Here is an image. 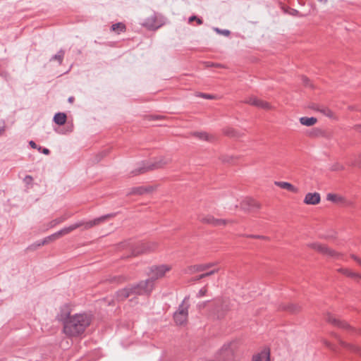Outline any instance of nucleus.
I'll return each mask as SVG.
<instances>
[{
  "instance_id": "nucleus-12",
  "label": "nucleus",
  "mask_w": 361,
  "mask_h": 361,
  "mask_svg": "<svg viewBox=\"0 0 361 361\" xmlns=\"http://www.w3.org/2000/svg\"><path fill=\"white\" fill-rule=\"evenodd\" d=\"M326 200L333 203L339 205H347L348 204V200L338 194L328 193L326 195Z\"/></svg>"
},
{
  "instance_id": "nucleus-5",
  "label": "nucleus",
  "mask_w": 361,
  "mask_h": 361,
  "mask_svg": "<svg viewBox=\"0 0 361 361\" xmlns=\"http://www.w3.org/2000/svg\"><path fill=\"white\" fill-rule=\"evenodd\" d=\"M121 247H128L130 250V256H137L140 254L154 250L157 244L155 243H141L136 247L133 246L130 242L122 243Z\"/></svg>"
},
{
  "instance_id": "nucleus-3",
  "label": "nucleus",
  "mask_w": 361,
  "mask_h": 361,
  "mask_svg": "<svg viewBox=\"0 0 361 361\" xmlns=\"http://www.w3.org/2000/svg\"><path fill=\"white\" fill-rule=\"evenodd\" d=\"M114 216V214H108L106 215H103L102 216L95 218L92 220L85 221H79L73 224H71L67 227H64L62 229L58 231L57 232L54 233L55 236L56 238H59V237L66 235L73 231L80 228L83 227V230H88L94 226H98L101 224L102 223L104 222L106 219L113 217Z\"/></svg>"
},
{
  "instance_id": "nucleus-40",
  "label": "nucleus",
  "mask_w": 361,
  "mask_h": 361,
  "mask_svg": "<svg viewBox=\"0 0 361 361\" xmlns=\"http://www.w3.org/2000/svg\"><path fill=\"white\" fill-rule=\"evenodd\" d=\"M29 145L30 146L33 148V149H37L38 151H40L41 149H42V147H37V145H36V143L33 141V140H30L29 142Z\"/></svg>"
},
{
  "instance_id": "nucleus-51",
  "label": "nucleus",
  "mask_w": 361,
  "mask_h": 361,
  "mask_svg": "<svg viewBox=\"0 0 361 361\" xmlns=\"http://www.w3.org/2000/svg\"><path fill=\"white\" fill-rule=\"evenodd\" d=\"M73 101H74V97H70L68 98V102H73Z\"/></svg>"
},
{
  "instance_id": "nucleus-41",
  "label": "nucleus",
  "mask_w": 361,
  "mask_h": 361,
  "mask_svg": "<svg viewBox=\"0 0 361 361\" xmlns=\"http://www.w3.org/2000/svg\"><path fill=\"white\" fill-rule=\"evenodd\" d=\"M151 23H161V20H159L157 19V16L154 14L151 17Z\"/></svg>"
},
{
  "instance_id": "nucleus-13",
  "label": "nucleus",
  "mask_w": 361,
  "mask_h": 361,
  "mask_svg": "<svg viewBox=\"0 0 361 361\" xmlns=\"http://www.w3.org/2000/svg\"><path fill=\"white\" fill-rule=\"evenodd\" d=\"M321 200L320 195L318 192H308L305 195L304 202L306 204L315 205L319 203Z\"/></svg>"
},
{
  "instance_id": "nucleus-15",
  "label": "nucleus",
  "mask_w": 361,
  "mask_h": 361,
  "mask_svg": "<svg viewBox=\"0 0 361 361\" xmlns=\"http://www.w3.org/2000/svg\"><path fill=\"white\" fill-rule=\"evenodd\" d=\"M240 207L244 210H254L259 208V204L255 200L247 197L240 203Z\"/></svg>"
},
{
  "instance_id": "nucleus-37",
  "label": "nucleus",
  "mask_w": 361,
  "mask_h": 361,
  "mask_svg": "<svg viewBox=\"0 0 361 361\" xmlns=\"http://www.w3.org/2000/svg\"><path fill=\"white\" fill-rule=\"evenodd\" d=\"M206 293H207V288L205 287H204L199 290L197 296V298H202L206 295Z\"/></svg>"
},
{
  "instance_id": "nucleus-2",
  "label": "nucleus",
  "mask_w": 361,
  "mask_h": 361,
  "mask_svg": "<svg viewBox=\"0 0 361 361\" xmlns=\"http://www.w3.org/2000/svg\"><path fill=\"white\" fill-rule=\"evenodd\" d=\"M150 280L140 281L135 285H130L118 290L116 297L118 300H123L133 295L149 294L152 292Z\"/></svg>"
},
{
  "instance_id": "nucleus-10",
  "label": "nucleus",
  "mask_w": 361,
  "mask_h": 361,
  "mask_svg": "<svg viewBox=\"0 0 361 361\" xmlns=\"http://www.w3.org/2000/svg\"><path fill=\"white\" fill-rule=\"evenodd\" d=\"M309 247L315 250H317L318 252L322 254H324L330 257H338L339 255V254L335 252L334 250L330 249L329 247L325 246L324 245H322L317 243H311L309 245Z\"/></svg>"
},
{
  "instance_id": "nucleus-8",
  "label": "nucleus",
  "mask_w": 361,
  "mask_h": 361,
  "mask_svg": "<svg viewBox=\"0 0 361 361\" xmlns=\"http://www.w3.org/2000/svg\"><path fill=\"white\" fill-rule=\"evenodd\" d=\"M171 269V267L167 264H161L158 266H152L149 269L151 277L147 280H150V286L153 289L154 281L164 276L165 274Z\"/></svg>"
},
{
  "instance_id": "nucleus-45",
  "label": "nucleus",
  "mask_w": 361,
  "mask_h": 361,
  "mask_svg": "<svg viewBox=\"0 0 361 361\" xmlns=\"http://www.w3.org/2000/svg\"><path fill=\"white\" fill-rule=\"evenodd\" d=\"M352 165L361 167V161H354L352 163Z\"/></svg>"
},
{
  "instance_id": "nucleus-16",
  "label": "nucleus",
  "mask_w": 361,
  "mask_h": 361,
  "mask_svg": "<svg viewBox=\"0 0 361 361\" xmlns=\"http://www.w3.org/2000/svg\"><path fill=\"white\" fill-rule=\"evenodd\" d=\"M252 361H270V350L269 348H264L259 353L254 355Z\"/></svg>"
},
{
  "instance_id": "nucleus-53",
  "label": "nucleus",
  "mask_w": 361,
  "mask_h": 361,
  "mask_svg": "<svg viewBox=\"0 0 361 361\" xmlns=\"http://www.w3.org/2000/svg\"><path fill=\"white\" fill-rule=\"evenodd\" d=\"M298 11L296 10H293V12L291 13V14L294 15L295 13H297Z\"/></svg>"
},
{
  "instance_id": "nucleus-43",
  "label": "nucleus",
  "mask_w": 361,
  "mask_h": 361,
  "mask_svg": "<svg viewBox=\"0 0 361 361\" xmlns=\"http://www.w3.org/2000/svg\"><path fill=\"white\" fill-rule=\"evenodd\" d=\"M351 257L355 260L360 265H361V259L357 257V256H355V255H351Z\"/></svg>"
},
{
  "instance_id": "nucleus-52",
  "label": "nucleus",
  "mask_w": 361,
  "mask_h": 361,
  "mask_svg": "<svg viewBox=\"0 0 361 361\" xmlns=\"http://www.w3.org/2000/svg\"><path fill=\"white\" fill-rule=\"evenodd\" d=\"M357 130L361 133V126H356Z\"/></svg>"
},
{
  "instance_id": "nucleus-25",
  "label": "nucleus",
  "mask_w": 361,
  "mask_h": 361,
  "mask_svg": "<svg viewBox=\"0 0 361 361\" xmlns=\"http://www.w3.org/2000/svg\"><path fill=\"white\" fill-rule=\"evenodd\" d=\"M314 109L318 111H320L324 115H325L328 117H331L333 116L332 111L327 107L319 106L317 105V107H314Z\"/></svg>"
},
{
  "instance_id": "nucleus-50",
  "label": "nucleus",
  "mask_w": 361,
  "mask_h": 361,
  "mask_svg": "<svg viewBox=\"0 0 361 361\" xmlns=\"http://www.w3.org/2000/svg\"><path fill=\"white\" fill-rule=\"evenodd\" d=\"M27 179H29V180L31 181L32 178L30 176H26L25 180H27Z\"/></svg>"
},
{
  "instance_id": "nucleus-31",
  "label": "nucleus",
  "mask_w": 361,
  "mask_h": 361,
  "mask_svg": "<svg viewBox=\"0 0 361 361\" xmlns=\"http://www.w3.org/2000/svg\"><path fill=\"white\" fill-rule=\"evenodd\" d=\"M56 239H57V238H56L55 234L53 233V234L46 237L42 240H41V244H47L51 241L55 240Z\"/></svg>"
},
{
  "instance_id": "nucleus-47",
  "label": "nucleus",
  "mask_w": 361,
  "mask_h": 361,
  "mask_svg": "<svg viewBox=\"0 0 361 361\" xmlns=\"http://www.w3.org/2000/svg\"><path fill=\"white\" fill-rule=\"evenodd\" d=\"M204 279V276H203V274H200V275H199L197 277H196L195 280V281H198V280H200V279Z\"/></svg>"
},
{
  "instance_id": "nucleus-48",
  "label": "nucleus",
  "mask_w": 361,
  "mask_h": 361,
  "mask_svg": "<svg viewBox=\"0 0 361 361\" xmlns=\"http://www.w3.org/2000/svg\"><path fill=\"white\" fill-rule=\"evenodd\" d=\"M251 237H253V238H265L264 236H262V235H250Z\"/></svg>"
},
{
  "instance_id": "nucleus-32",
  "label": "nucleus",
  "mask_w": 361,
  "mask_h": 361,
  "mask_svg": "<svg viewBox=\"0 0 361 361\" xmlns=\"http://www.w3.org/2000/svg\"><path fill=\"white\" fill-rule=\"evenodd\" d=\"M143 26H145L147 30H155L159 28L163 24H159L157 25V24H142Z\"/></svg>"
},
{
  "instance_id": "nucleus-29",
  "label": "nucleus",
  "mask_w": 361,
  "mask_h": 361,
  "mask_svg": "<svg viewBox=\"0 0 361 361\" xmlns=\"http://www.w3.org/2000/svg\"><path fill=\"white\" fill-rule=\"evenodd\" d=\"M322 343L325 345L326 347H327L331 351H333L336 354H338V349L336 345L331 344L330 342H329L326 339H323Z\"/></svg>"
},
{
  "instance_id": "nucleus-30",
  "label": "nucleus",
  "mask_w": 361,
  "mask_h": 361,
  "mask_svg": "<svg viewBox=\"0 0 361 361\" xmlns=\"http://www.w3.org/2000/svg\"><path fill=\"white\" fill-rule=\"evenodd\" d=\"M256 106L264 109H269L271 108V106L269 103L260 99H258V102L257 103Z\"/></svg>"
},
{
  "instance_id": "nucleus-17",
  "label": "nucleus",
  "mask_w": 361,
  "mask_h": 361,
  "mask_svg": "<svg viewBox=\"0 0 361 361\" xmlns=\"http://www.w3.org/2000/svg\"><path fill=\"white\" fill-rule=\"evenodd\" d=\"M152 190V187H147V188L142 187V186L135 187L130 190V191L127 193V195H141L145 193L150 192Z\"/></svg>"
},
{
  "instance_id": "nucleus-7",
  "label": "nucleus",
  "mask_w": 361,
  "mask_h": 361,
  "mask_svg": "<svg viewBox=\"0 0 361 361\" xmlns=\"http://www.w3.org/2000/svg\"><path fill=\"white\" fill-rule=\"evenodd\" d=\"M187 299V297L184 298L173 314V319L177 325H183L188 321L189 305L185 304Z\"/></svg>"
},
{
  "instance_id": "nucleus-9",
  "label": "nucleus",
  "mask_w": 361,
  "mask_h": 361,
  "mask_svg": "<svg viewBox=\"0 0 361 361\" xmlns=\"http://www.w3.org/2000/svg\"><path fill=\"white\" fill-rule=\"evenodd\" d=\"M216 262H211V263H207V264H196V265H192L187 267L184 273L188 274H192L196 272H200L207 270L208 269L214 267L216 265Z\"/></svg>"
},
{
  "instance_id": "nucleus-11",
  "label": "nucleus",
  "mask_w": 361,
  "mask_h": 361,
  "mask_svg": "<svg viewBox=\"0 0 361 361\" xmlns=\"http://www.w3.org/2000/svg\"><path fill=\"white\" fill-rule=\"evenodd\" d=\"M199 219L202 223L209 224L214 226H224L226 224V220L221 219H215L211 215L200 216Z\"/></svg>"
},
{
  "instance_id": "nucleus-42",
  "label": "nucleus",
  "mask_w": 361,
  "mask_h": 361,
  "mask_svg": "<svg viewBox=\"0 0 361 361\" xmlns=\"http://www.w3.org/2000/svg\"><path fill=\"white\" fill-rule=\"evenodd\" d=\"M39 152H42L44 154L49 155L50 154V151L47 148H42Z\"/></svg>"
},
{
  "instance_id": "nucleus-49",
  "label": "nucleus",
  "mask_w": 361,
  "mask_h": 361,
  "mask_svg": "<svg viewBox=\"0 0 361 361\" xmlns=\"http://www.w3.org/2000/svg\"><path fill=\"white\" fill-rule=\"evenodd\" d=\"M226 133H227L228 135H232V136H233V130H229V131L226 132Z\"/></svg>"
},
{
  "instance_id": "nucleus-33",
  "label": "nucleus",
  "mask_w": 361,
  "mask_h": 361,
  "mask_svg": "<svg viewBox=\"0 0 361 361\" xmlns=\"http://www.w3.org/2000/svg\"><path fill=\"white\" fill-rule=\"evenodd\" d=\"M197 96L204 98V99H214V97H215L213 94L202 93V92L197 93Z\"/></svg>"
},
{
  "instance_id": "nucleus-36",
  "label": "nucleus",
  "mask_w": 361,
  "mask_h": 361,
  "mask_svg": "<svg viewBox=\"0 0 361 361\" xmlns=\"http://www.w3.org/2000/svg\"><path fill=\"white\" fill-rule=\"evenodd\" d=\"M219 269H212V270H211V271H207V272H206V273H204V274H203V276H204V278H205V277H207V276H211V275H212V274H215V273L218 272V271H219Z\"/></svg>"
},
{
  "instance_id": "nucleus-27",
  "label": "nucleus",
  "mask_w": 361,
  "mask_h": 361,
  "mask_svg": "<svg viewBox=\"0 0 361 361\" xmlns=\"http://www.w3.org/2000/svg\"><path fill=\"white\" fill-rule=\"evenodd\" d=\"M300 307L298 305L289 304L283 307V309L285 310H288L292 313H295L299 311Z\"/></svg>"
},
{
  "instance_id": "nucleus-19",
  "label": "nucleus",
  "mask_w": 361,
  "mask_h": 361,
  "mask_svg": "<svg viewBox=\"0 0 361 361\" xmlns=\"http://www.w3.org/2000/svg\"><path fill=\"white\" fill-rule=\"evenodd\" d=\"M340 273L345 275L348 277L356 279L361 280V275L358 273L354 272L350 269L341 268L338 270Z\"/></svg>"
},
{
  "instance_id": "nucleus-26",
  "label": "nucleus",
  "mask_w": 361,
  "mask_h": 361,
  "mask_svg": "<svg viewBox=\"0 0 361 361\" xmlns=\"http://www.w3.org/2000/svg\"><path fill=\"white\" fill-rule=\"evenodd\" d=\"M68 218V216H62L61 217L56 218L49 222V228L54 227L57 224H61V223L63 222L64 221H66Z\"/></svg>"
},
{
  "instance_id": "nucleus-39",
  "label": "nucleus",
  "mask_w": 361,
  "mask_h": 361,
  "mask_svg": "<svg viewBox=\"0 0 361 361\" xmlns=\"http://www.w3.org/2000/svg\"><path fill=\"white\" fill-rule=\"evenodd\" d=\"M193 20H196V23H202V20L198 18L196 16H192L188 18V23H191Z\"/></svg>"
},
{
  "instance_id": "nucleus-54",
  "label": "nucleus",
  "mask_w": 361,
  "mask_h": 361,
  "mask_svg": "<svg viewBox=\"0 0 361 361\" xmlns=\"http://www.w3.org/2000/svg\"><path fill=\"white\" fill-rule=\"evenodd\" d=\"M343 169V166L337 167V168H336L335 169Z\"/></svg>"
},
{
  "instance_id": "nucleus-6",
  "label": "nucleus",
  "mask_w": 361,
  "mask_h": 361,
  "mask_svg": "<svg viewBox=\"0 0 361 361\" xmlns=\"http://www.w3.org/2000/svg\"><path fill=\"white\" fill-rule=\"evenodd\" d=\"M235 343L234 341H230L224 343L217 351L216 359L218 361H233Z\"/></svg>"
},
{
  "instance_id": "nucleus-18",
  "label": "nucleus",
  "mask_w": 361,
  "mask_h": 361,
  "mask_svg": "<svg viewBox=\"0 0 361 361\" xmlns=\"http://www.w3.org/2000/svg\"><path fill=\"white\" fill-rule=\"evenodd\" d=\"M274 184L282 189L287 190L294 193H297L298 192V189L288 182L275 181Z\"/></svg>"
},
{
  "instance_id": "nucleus-38",
  "label": "nucleus",
  "mask_w": 361,
  "mask_h": 361,
  "mask_svg": "<svg viewBox=\"0 0 361 361\" xmlns=\"http://www.w3.org/2000/svg\"><path fill=\"white\" fill-rule=\"evenodd\" d=\"M302 83L306 87H312V85L310 83V80L306 78V77H302Z\"/></svg>"
},
{
  "instance_id": "nucleus-46",
  "label": "nucleus",
  "mask_w": 361,
  "mask_h": 361,
  "mask_svg": "<svg viewBox=\"0 0 361 361\" xmlns=\"http://www.w3.org/2000/svg\"><path fill=\"white\" fill-rule=\"evenodd\" d=\"M4 131H5L4 126H2L1 128H0V136H1L4 134Z\"/></svg>"
},
{
  "instance_id": "nucleus-44",
  "label": "nucleus",
  "mask_w": 361,
  "mask_h": 361,
  "mask_svg": "<svg viewBox=\"0 0 361 361\" xmlns=\"http://www.w3.org/2000/svg\"><path fill=\"white\" fill-rule=\"evenodd\" d=\"M44 244H41V241H37L35 244H33L32 246H35V247H38L40 246L44 245Z\"/></svg>"
},
{
  "instance_id": "nucleus-21",
  "label": "nucleus",
  "mask_w": 361,
  "mask_h": 361,
  "mask_svg": "<svg viewBox=\"0 0 361 361\" xmlns=\"http://www.w3.org/2000/svg\"><path fill=\"white\" fill-rule=\"evenodd\" d=\"M339 342H340V344L341 345V346H343V348H345L352 352H355V353H357L361 355V347L347 343L341 340H339Z\"/></svg>"
},
{
  "instance_id": "nucleus-14",
  "label": "nucleus",
  "mask_w": 361,
  "mask_h": 361,
  "mask_svg": "<svg viewBox=\"0 0 361 361\" xmlns=\"http://www.w3.org/2000/svg\"><path fill=\"white\" fill-rule=\"evenodd\" d=\"M326 319L329 323L334 326H336L339 328L351 329V326L348 323H346L344 321H341L331 314H328Z\"/></svg>"
},
{
  "instance_id": "nucleus-35",
  "label": "nucleus",
  "mask_w": 361,
  "mask_h": 361,
  "mask_svg": "<svg viewBox=\"0 0 361 361\" xmlns=\"http://www.w3.org/2000/svg\"><path fill=\"white\" fill-rule=\"evenodd\" d=\"M214 30L218 33H221L225 36H228L230 34V31L228 30H220L219 28H214Z\"/></svg>"
},
{
  "instance_id": "nucleus-34",
  "label": "nucleus",
  "mask_w": 361,
  "mask_h": 361,
  "mask_svg": "<svg viewBox=\"0 0 361 361\" xmlns=\"http://www.w3.org/2000/svg\"><path fill=\"white\" fill-rule=\"evenodd\" d=\"M258 99L257 97H250L247 101L246 102L249 104H251V105H253V106H255L257 105V103L258 102Z\"/></svg>"
},
{
  "instance_id": "nucleus-1",
  "label": "nucleus",
  "mask_w": 361,
  "mask_h": 361,
  "mask_svg": "<svg viewBox=\"0 0 361 361\" xmlns=\"http://www.w3.org/2000/svg\"><path fill=\"white\" fill-rule=\"evenodd\" d=\"M90 322L91 318L86 314H76L72 317H68L63 322V332L68 336H79L85 331Z\"/></svg>"
},
{
  "instance_id": "nucleus-4",
  "label": "nucleus",
  "mask_w": 361,
  "mask_h": 361,
  "mask_svg": "<svg viewBox=\"0 0 361 361\" xmlns=\"http://www.w3.org/2000/svg\"><path fill=\"white\" fill-rule=\"evenodd\" d=\"M171 161V159L169 157H157L154 162H142L141 166L136 169L132 173L133 176H136L144 173L148 171L159 169L163 168Z\"/></svg>"
},
{
  "instance_id": "nucleus-20",
  "label": "nucleus",
  "mask_w": 361,
  "mask_h": 361,
  "mask_svg": "<svg viewBox=\"0 0 361 361\" xmlns=\"http://www.w3.org/2000/svg\"><path fill=\"white\" fill-rule=\"evenodd\" d=\"M66 118L67 116L65 113L59 112L54 115L53 121L57 125L62 126L66 123Z\"/></svg>"
},
{
  "instance_id": "nucleus-23",
  "label": "nucleus",
  "mask_w": 361,
  "mask_h": 361,
  "mask_svg": "<svg viewBox=\"0 0 361 361\" xmlns=\"http://www.w3.org/2000/svg\"><path fill=\"white\" fill-rule=\"evenodd\" d=\"M126 30V24H112L111 25V30L117 34L125 32Z\"/></svg>"
},
{
  "instance_id": "nucleus-22",
  "label": "nucleus",
  "mask_w": 361,
  "mask_h": 361,
  "mask_svg": "<svg viewBox=\"0 0 361 361\" xmlns=\"http://www.w3.org/2000/svg\"><path fill=\"white\" fill-rule=\"evenodd\" d=\"M317 120L314 117H301L300 118V123L305 126H312L317 123Z\"/></svg>"
},
{
  "instance_id": "nucleus-24",
  "label": "nucleus",
  "mask_w": 361,
  "mask_h": 361,
  "mask_svg": "<svg viewBox=\"0 0 361 361\" xmlns=\"http://www.w3.org/2000/svg\"><path fill=\"white\" fill-rule=\"evenodd\" d=\"M64 55H65V51L63 49H60L57 52V54H56L51 58L50 61L56 60V61H58L59 64H61L63 57H64Z\"/></svg>"
},
{
  "instance_id": "nucleus-28",
  "label": "nucleus",
  "mask_w": 361,
  "mask_h": 361,
  "mask_svg": "<svg viewBox=\"0 0 361 361\" xmlns=\"http://www.w3.org/2000/svg\"><path fill=\"white\" fill-rule=\"evenodd\" d=\"M193 135L202 140H209V136L205 132H195Z\"/></svg>"
}]
</instances>
